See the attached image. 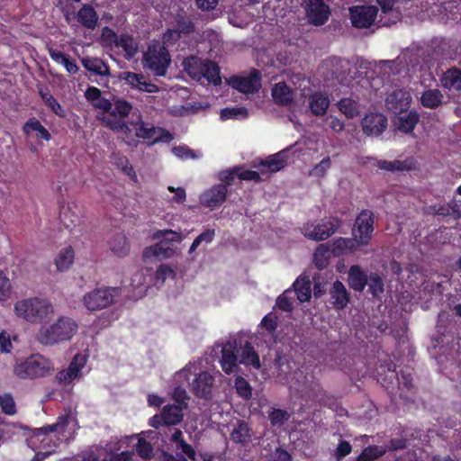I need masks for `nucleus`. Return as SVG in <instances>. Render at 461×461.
Segmentation results:
<instances>
[{
    "label": "nucleus",
    "mask_w": 461,
    "mask_h": 461,
    "mask_svg": "<svg viewBox=\"0 0 461 461\" xmlns=\"http://www.w3.org/2000/svg\"><path fill=\"white\" fill-rule=\"evenodd\" d=\"M15 315L32 324L42 323L53 314V306L49 300L40 297H30L14 303Z\"/></svg>",
    "instance_id": "nucleus-1"
},
{
    "label": "nucleus",
    "mask_w": 461,
    "mask_h": 461,
    "mask_svg": "<svg viewBox=\"0 0 461 461\" xmlns=\"http://www.w3.org/2000/svg\"><path fill=\"white\" fill-rule=\"evenodd\" d=\"M78 325L75 320L61 316L50 326H41L36 338L44 346H53L70 340L77 333Z\"/></svg>",
    "instance_id": "nucleus-2"
},
{
    "label": "nucleus",
    "mask_w": 461,
    "mask_h": 461,
    "mask_svg": "<svg viewBox=\"0 0 461 461\" xmlns=\"http://www.w3.org/2000/svg\"><path fill=\"white\" fill-rule=\"evenodd\" d=\"M54 370L52 362L40 354L18 359L14 366V374L20 379L45 377Z\"/></svg>",
    "instance_id": "nucleus-3"
},
{
    "label": "nucleus",
    "mask_w": 461,
    "mask_h": 461,
    "mask_svg": "<svg viewBox=\"0 0 461 461\" xmlns=\"http://www.w3.org/2000/svg\"><path fill=\"white\" fill-rule=\"evenodd\" d=\"M343 226V220L334 216L316 222L309 221L303 223L301 232L310 240L324 241L335 234Z\"/></svg>",
    "instance_id": "nucleus-4"
},
{
    "label": "nucleus",
    "mask_w": 461,
    "mask_h": 461,
    "mask_svg": "<svg viewBox=\"0 0 461 461\" xmlns=\"http://www.w3.org/2000/svg\"><path fill=\"white\" fill-rule=\"evenodd\" d=\"M120 294V287L104 286L95 288L84 295L83 303L90 312L99 311L113 304L115 298Z\"/></svg>",
    "instance_id": "nucleus-5"
},
{
    "label": "nucleus",
    "mask_w": 461,
    "mask_h": 461,
    "mask_svg": "<svg viewBox=\"0 0 461 461\" xmlns=\"http://www.w3.org/2000/svg\"><path fill=\"white\" fill-rule=\"evenodd\" d=\"M375 230V214L372 211L364 209L356 217L352 228L353 239L359 247L370 244Z\"/></svg>",
    "instance_id": "nucleus-6"
},
{
    "label": "nucleus",
    "mask_w": 461,
    "mask_h": 461,
    "mask_svg": "<svg viewBox=\"0 0 461 461\" xmlns=\"http://www.w3.org/2000/svg\"><path fill=\"white\" fill-rule=\"evenodd\" d=\"M146 67L153 72L155 76L164 77L167 68L171 63V57L168 50L165 46L149 48L144 54Z\"/></svg>",
    "instance_id": "nucleus-7"
},
{
    "label": "nucleus",
    "mask_w": 461,
    "mask_h": 461,
    "mask_svg": "<svg viewBox=\"0 0 461 461\" xmlns=\"http://www.w3.org/2000/svg\"><path fill=\"white\" fill-rule=\"evenodd\" d=\"M302 5L311 24L321 26L328 22L330 10L323 0H303Z\"/></svg>",
    "instance_id": "nucleus-8"
},
{
    "label": "nucleus",
    "mask_w": 461,
    "mask_h": 461,
    "mask_svg": "<svg viewBox=\"0 0 461 461\" xmlns=\"http://www.w3.org/2000/svg\"><path fill=\"white\" fill-rule=\"evenodd\" d=\"M229 84L240 93L254 94L261 87V73L259 70L253 68L248 76L230 77Z\"/></svg>",
    "instance_id": "nucleus-9"
},
{
    "label": "nucleus",
    "mask_w": 461,
    "mask_h": 461,
    "mask_svg": "<svg viewBox=\"0 0 461 461\" xmlns=\"http://www.w3.org/2000/svg\"><path fill=\"white\" fill-rule=\"evenodd\" d=\"M378 9L375 5H358L349 8L352 25L356 28H369L375 22Z\"/></svg>",
    "instance_id": "nucleus-10"
},
{
    "label": "nucleus",
    "mask_w": 461,
    "mask_h": 461,
    "mask_svg": "<svg viewBox=\"0 0 461 461\" xmlns=\"http://www.w3.org/2000/svg\"><path fill=\"white\" fill-rule=\"evenodd\" d=\"M388 126L387 117L382 113H366L361 120L362 131L368 137L380 136Z\"/></svg>",
    "instance_id": "nucleus-11"
},
{
    "label": "nucleus",
    "mask_w": 461,
    "mask_h": 461,
    "mask_svg": "<svg viewBox=\"0 0 461 461\" xmlns=\"http://www.w3.org/2000/svg\"><path fill=\"white\" fill-rule=\"evenodd\" d=\"M425 213L455 221L459 220L461 218V201L452 199L448 203L431 204L426 208Z\"/></svg>",
    "instance_id": "nucleus-12"
},
{
    "label": "nucleus",
    "mask_w": 461,
    "mask_h": 461,
    "mask_svg": "<svg viewBox=\"0 0 461 461\" xmlns=\"http://www.w3.org/2000/svg\"><path fill=\"white\" fill-rule=\"evenodd\" d=\"M227 193L226 185H215L203 193L200 202L205 207L216 208L225 202Z\"/></svg>",
    "instance_id": "nucleus-13"
},
{
    "label": "nucleus",
    "mask_w": 461,
    "mask_h": 461,
    "mask_svg": "<svg viewBox=\"0 0 461 461\" xmlns=\"http://www.w3.org/2000/svg\"><path fill=\"white\" fill-rule=\"evenodd\" d=\"M329 244V249L333 257H341L344 255H352L359 250L360 247L353 238H337Z\"/></svg>",
    "instance_id": "nucleus-14"
},
{
    "label": "nucleus",
    "mask_w": 461,
    "mask_h": 461,
    "mask_svg": "<svg viewBox=\"0 0 461 461\" xmlns=\"http://www.w3.org/2000/svg\"><path fill=\"white\" fill-rule=\"evenodd\" d=\"M410 101V95L406 91L396 89L386 97L385 106L389 111L394 113H402L409 107Z\"/></svg>",
    "instance_id": "nucleus-15"
},
{
    "label": "nucleus",
    "mask_w": 461,
    "mask_h": 461,
    "mask_svg": "<svg viewBox=\"0 0 461 461\" xmlns=\"http://www.w3.org/2000/svg\"><path fill=\"white\" fill-rule=\"evenodd\" d=\"M439 85L449 92L461 91V68L456 66L448 68L440 75Z\"/></svg>",
    "instance_id": "nucleus-16"
},
{
    "label": "nucleus",
    "mask_w": 461,
    "mask_h": 461,
    "mask_svg": "<svg viewBox=\"0 0 461 461\" xmlns=\"http://www.w3.org/2000/svg\"><path fill=\"white\" fill-rule=\"evenodd\" d=\"M330 303L335 310H343L350 300V294L344 284L339 280L335 281L330 289Z\"/></svg>",
    "instance_id": "nucleus-17"
},
{
    "label": "nucleus",
    "mask_w": 461,
    "mask_h": 461,
    "mask_svg": "<svg viewBox=\"0 0 461 461\" xmlns=\"http://www.w3.org/2000/svg\"><path fill=\"white\" fill-rule=\"evenodd\" d=\"M121 78L132 88L141 92L156 93L158 91V86L153 83L145 81V77L142 74L126 71L122 74Z\"/></svg>",
    "instance_id": "nucleus-18"
},
{
    "label": "nucleus",
    "mask_w": 461,
    "mask_h": 461,
    "mask_svg": "<svg viewBox=\"0 0 461 461\" xmlns=\"http://www.w3.org/2000/svg\"><path fill=\"white\" fill-rule=\"evenodd\" d=\"M213 380V377L208 372L200 373L193 381V393L199 398H210Z\"/></svg>",
    "instance_id": "nucleus-19"
},
{
    "label": "nucleus",
    "mask_w": 461,
    "mask_h": 461,
    "mask_svg": "<svg viewBox=\"0 0 461 461\" xmlns=\"http://www.w3.org/2000/svg\"><path fill=\"white\" fill-rule=\"evenodd\" d=\"M287 162V156L284 151L269 156L266 160H261L257 166L262 175L270 172L276 173L283 169Z\"/></svg>",
    "instance_id": "nucleus-20"
},
{
    "label": "nucleus",
    "mask_w": 461,
    "mask_h": 461,
    "mask_svg": "<svg viewBox=\"0 0 461 461\" xmlns=\"http://www.w3.org/2000/svg\"><path fill=\"white\" fill-rule=\"evenodd\" d=\"M325 391L321 385L320 381L313 375L310 378L305 376V381L302 386V397L306 401H320L324 396Z\"/></svg>",
    "instance_id": "nucleus-21"
},
{
    "label": "nucleus",
    "mask_w": 461,
    "mask_h": 461,
    "mask_svg": "<svg viewBox=\"0 0 461 461\" xmlns=\"http://www.w3.org/2000/svg\"><path fill=\"white\" fill-rule=\"evenodd\" d=\"M230 436V439L236 444L245 446L252 440L253 431L248 422L240 420H238Z\"/></svg>",
    "instance_id": "nucleus-22"
},
{
    "label": "nucleus",
    "mask_w": 461,
    "mask_h": 461,
    "mask_svg": "<svg viewBox=\"0 0 461 461\" xmlns=\"http://www.w3.org/2000/svg\"><path fill=\"white\" fill-rule=\"evenodd\" d=\"M368 276L358 266H351L348 274V282L349 286L356 292H362L367 285Z\"/></svg>",
    "instance_id": "nucleus-23"
},
{
    "label": "nucleus",
    "mask_w": 461,
    "mask_h": 461,
    "mask_svg": "<svg viewBox=\"0 0 461 461\" xmlns=\"http://www.w3.org/2000/svg\"><path fill=\"white\" fill-rule=\"evenodd\" d=\"M81 63L87 71L95 75L108 77L111 74L109 65L101 58L86 56L81 59Z\"/></svg>",
    "instance_id": "nucleus-24"
},
{
    "label": "nucleus",
    "mask_w": 461,
    "mask_h": 461,
    "mask_svg": "<svg viewBox=\"0 0 461 461\" xmlns=\"http://www.w3.org/2000/svg\"><path fill=\"white\" fill-rule=\"evenodd\" d=\"M108 245L113 255L118 258H124L130 252L129 240L122 232H116L113 234L110 238Z\"/></svg>",
    "instance_id": "nucleus-25"
},
{
    "label": "nucleus",
    "mask_w": 461,
    "mask_h": 461,
    "mask_svg": "<svg viewBox=\"0 0 461 461\" xmlns=\"http://www.w3.org/2000/svg\"><path fill=\"white\" fill-rule=\"evenodd\" d=\"M330 106L328 95L321 92H315L309 97V108L311 113L316 116H322Z\"/></svg>",
    "instance_id": "nucleus-26"
},
{
    "label": "nucleus",
    "mask_w": 461,
    "mask_h": 461,
    "mask_svg": "<svg viewBox=\"0 0 461 461\" xmlns=\"http://www.w3.org/2000/svg\"><path fill=\"white\" fill-rule=\"evenodd\" d=\"M77 22L87 29H95L98 23V14L91 5H83L77 14Z\"/></svg>",
    "instance_id": "nucleus-27"
},
{
    "label": "nucleus",
    "mask_w": 461,
    "mask_h": 461,
    "mask_svg": "<svg viewBox=\"0 0 461 461\" xmlns=\"http://www.w3.org/2000/svg\"><path fill=\"white\" fill-rule=\"evenodd\" d=\"M184 409L185 405H165L161 410L163 420H165V426H173L181 423L184 419Z\"/></svg>",
    "instance_id": "nucleus-28"
},
{
    "label": "nucleus",
    "mask_w": 461,
    "mask_h": 461,
    "mask_svg": "<svg viewBox=\"0 0 461 461\" xmlns=\"http://www.w3.org/2000/svg\"><path fill=\"white\" fill-rule=\"evenodd\" d=\"M272 97L279 105H288L294 101V91L285 82H279L272 88Z\"/></svg>",
    "instance_id": "nucleus-29"
},
{
    "label": "nucleus",
    "mask_w": 461,
    "mask_h": 461,
    "mask_svg": "<svg viewBox=\"0 0 461 461\" xmlns=\"http://www.w3.org/2000/svg\"><path fill=\"white\" fill-rule=\"evenodd\" d=\"M378 169L388 172H402L412 169V160L407 158L405 160L388 161L384 159H377L376 165Z\"/></svg>",
    "instance_id": "nucleus-30"
},
{
    "label": "nucleus",
    "mask_w": 461,
    "mask_h": 461,
    "mask_svg": "<svg viewBox=\"0 0 461 461\" xmlns=\"http://www.w3.org/2000/svg\"><path fill=\"white\" fill-rule=\"evenodd\" d=\"M48 53L51 59L58 64L63 65L69 74H77L79 70V68L76 64V62L70 59V57L58 50H55L51 47L48 48Z\"/></svg>",
    "instance_id": "nucleus-31"
},
{
    "label": "nucleus",
    "mask_w": 461,
    "mask_h": 461,
    "mask_svg": "<svg viewBox=\"0 0 461 461\" xmlns=\"http://www.w3.org/2000/svg\"><path fill=\"white\" fill-rule=\"evenodd\" d=\"M297 299L301 303L309 302L312 298V282L307 276H300L293 284Z\"/></svg>",
    "instance_id": "nucleus-32"
},
{
    "label": "nucleus",
    "mask_w": 461,
    "mask_h": 461,
    "mask_svg": "<svg viewBox=\"0 0 461 461\" xmlns=\"http://www.w3.org/2000/svg\"><path fill=\"white\" fill-rule=\"evenodd\" d=\"M420 121L416 111H410L397 117V129L404 133H411Z\"/></svg>",
    "instance_id": "nucleus-33"
},
{
    "label": "nucleus",
    "mask_w": 461,
    "mask_h": 461,
    "mask_svg": "<svg viewBox=\"0 0 461 461\" xmlns=\"http://www.w3.org/2000/svg\"><path fill=\"white\" fill-rule=\"evenodd\" d=\"M175 254V250L167 240H160L159 242L150 246L144 251V257L153 256L161 258H169Z\"/></svg>",
    "instance_id": "nucleus-34"
},
{
    "label": "nucleus",
    "mask_w": 461,
    "mask_h": 461,
    "mask_svg": "<svg viewBox=\"0 0 461 461\" xmlns=\"http://www.w3.org/2000/svg\"><path fill=\"white\" fill-rule=\"evenodd\" d=\"M23 131L26 136L31 135L33 131L37 132L36 137L45 140H50L51 135L49 131L41 123V122L32 117L30 118L23 126Z\"/></svg>",
    "instance_id": "nucleus-35"
},
{
    "label": "nucleus",
    "mask_w": 461,
    "mask_h": 461,
    "mask_svg": "<svg viewBox=\"0 0 461 461\" xmlns=\"http://www.w3.org/2000/svg\"><path fill=\"white\" fill-rule=\"evenodd\" d=\"M200 78H205L209 83L218 86L221 83L219 66L212 60H205L202 66Z\"/></svg>",
    "instance_id": "nucleus-36"
},
{
    "label": "nucleus",
    "mask_w": 461,
    "mask_h": 461,
    "mask_svg": "<svg viewBox=\"0 0 461 461\" xmlns=\"http://www.w3.org/2000/svg\"><path fill=\"white\" fill-rule=\"evenodd\" d=\"M240 363L245 366H251L255 369L261 367L259 356L252 344L249 341L241 348Z\"/></svg>",
    "instance_id": "nucleus-37"
},
{
    "label": "nucleus",
    "mask_w": 461,
    "mask_h": 461,
    "mask_svg": "<svg viewBox=\"0 0 461 461\" xmlns=\"http://www.w3.org/2000/svg\"><path fill=\"white\" fill-rule=\"evenodd\" d=\"M444 95L439 89L425 90L420 97L422 106L429 109H437L443 104Z\"/></svg>",
    "instance_id": "nucleus-38"
},
{
    "label": "nucleus",
    "mask_w": 461,
    "mask_h": 461,
    "mask_svg": "<svg viewBox=\"0 0 461 461\" xmlns=\"http://www.w3.org/2000/svg\"><path fill=\"white\" fill-rule=\"evenodd\" d=\"M116 48H122L125 52L124 58L132 59L139 50V45L133 36L129 33H122L120 35Z\"/></svg>",
    "instance_id": "nucleus-39"
},
{
    "label": "nucleus",
    "mask_w": 461,
    "mask_h": 461,
    "mask_svg": "<svg viewBox=\"0 0 461 461\" xmlns=\"http://www.w3.org/2000/svg\"><path fill=\"white\" fill-rule=\"evenodd\" d=\"M238 357L234 348L231 346L224 347L221 350V366L222 370L230 375L237 368Z\"/></svg>",
    "instance_id": "nucleus-40"
},
{
    "label": "nucleus",
    "mask_w": 461,
    "mask_h": 461,
    "mask_svg": "<svg viewBox=\"0 0 461 461\" xmlns=\"http://www.w3.org/2000/svg\"><path fill=\"white\" fill-rule=\"evenodd\" d=\"M39 94L44 103V104L57 116L65 118L67 116L66 110L58 102V100L50 94L49 90H40Z\"/></svg>",
    "instance_id": "nucleus-41"
},
{
    "label": "nucleus",
    "mask_w": 461,
    "mask_h": 461,
    "mask_svg": "<svg viewBox=\"0 0 461 461\" xmlns=\"http://www.w3.org/2000/svg\"><path fill=\"white\" fill-rule=\"evenodd\" d=\"M332 256L329 249V244H320L313 253V263L317 269L323 270L330 264V258Z\"/></svg>",
    "instance_id": "nucleus-42"
},
{
    "label": "nucleus",
    "mask_w": 461,
    "mask_h": 461,
    "mask_svg": "<svg viewBox=\"0 0 461 461\" xmlns=\"http://www.w3.org/2000/svg\"><path fill=\"white\" fill-rule=\"evenodd\" d=\"M59 219L64 227L70 230L78 226L81 222L79 214L74 212L70 205L62 207L59 213Z\"/></svg>",
    "instance_id": "nucleus-43"
},
{
    "label": "nucleus",
    "mask_w": 461,
    "mask_h": 461,
    "mask_svg": "<svg viewBox=\"0 0 461 461\" xmlns=\"http://www.w3.org/2000/svg\"><path fill=\"white\" fill-rule=\"evenodd\" d=\"M75 258V252L71 246H68L61 249L56 259L55 265L59 271H66L73 264Z\"/></svg>",
    "instance_id": "nucleus-44"
},
{
    "label": "nucleus",
    "mask_w": 461,
    "mask_h": 461,
    "mask_svg": "<svg viewBox=\"0 0 461 461\" xmlns=\"http://www.w3.org/2000/svg\"><path fill=\"white\" fill-rule=\"evenodd\" d=\"M387 452L386 447L377 445L366 447L355 459V461H375L384 456Z\"/></svg>",
    "instance_id": "nucleus-45"
},
{
    "label": "nucleus",
    "mask_w": 461,
    "mask_h": 461,
    "mask_svg": "<svg viewBox=\"0 0 461 461\" xmlns=\"http://www.w3.org/2000/svg\"><path fill=\"white\" fill-rule=\"evenodd\" d=\"M203 60L191 56L184 59L183 65L185 70L187 72L189 76L194 78L200 79V72L202 70V66L203 65Z\"/></svg>",
    "instance_id": "nucleus-46"
},
{
    "label": "nucleus",
    "mask_w": 461,
    "mask_h": 461,
    "mask_svg": "<svg viewBox=\"0 0 461 461\" xmlns=\"http://www.w3.org/2000/svg\"><path fill=\"white\" fill-rule=\"evenodd\" d=\"M135 130V136L139 139L151 140L154 138L157 129L154 126H149L148 123L141 120L131 123Z\"/></svg>",
    "instance_id": "nucleus-47"
},
{
    "label": "nucleus",
    "mask_w": 461,
    "mask_h": 461,
    "mask_svg": "<svg viewBox=\"0 0 461 461\" xmlns=\"http://www.w3.org/2000/svg\"><path fill=\"white\" fill-rule=\"evenodd\" d=\"M338 106L339 111L349 119L356 117L359 113L357 103L351 98H342L338 103Z\"/></svg>",
    "instance_id": "nucleus-48"
},
{
    "label": "nucleus",
    "mask_w": 461,
    "mask_h": 461,
    "mask_svg": "<svg viewBox=\"0 0 461 461\" xmlns=\"http://www.w3.org/2000/svg\"><path fill=\"white\" fill-rule=\"evenodd\" d=\"M137 455L143 460H150L154 456L152 444L143 438H140L135 446Z\"/></svg>",
    "instance_id": "nucleus-49"
},
{
    "label": "nucleus",
    "mask_w": 461,
    "mask_h": 461,
    "mask_svg": "<svg viewBox=\"0 0 461 461\" xmlns=\"http://www.w3.org/2000/svg\"><path fill=\"white\" fill-rule=\"evenodd\" d=\"M120 35H117L116 32L108 26H105L102 29L100 40L104 47L109 49L116 47Z\"/></svg>",
    "instance_id": "nucleus-50"
},
{
    "label": "nucleus",
    "mask_w": 461,
    "mask_h": 461,
    "mask_svg": "<svg viewBox=\"0 0 461 461\" xmlns=\"http://www.w3.org/2000/svg\"><path fill=\"white\" fill-rule=\"evenodd\" d=\"M368 287L369 292L372 294L373 296H378L379 294H383L384 291V285L382 277L377 273H371L368 276Z\"/></svg>",
    "instance_id": "nucleus-51"
},
{
    "label": "nucleus",
    "mask_w": 461,
    "mask_h": 461,
    "mask_svg": "<svg viewBox=\"0 0 461 461\" xmlns=\"http://www.w3.org/2000/svg\"><path fill=\"white\" fill-rule=\"evenodd\" d=\"M131 109L132 106L128 101L119 99L113 104L110 115L113 117L120 116L121 118H125L130 114Z\"/></svg>",
    "instance_id": "nucleus-52"
},
{
    "label": "nucleus",
    "mask_w": 461,
    "mask_h": 461,
    "mask_svg": "<svg viewBox=\"0 0 461 461\" xmlns=\"http://www.w3.org/2000/svg\"><path fill=\"white\" fill-rule=\"evenodd\" d=\"M235 389L237 393L245 400H249L252 397V387L242 376L235 378Z\"/></svg>",
    "instance_id": "nucleus-53"
},
{
    "label": "nucleus",
    "mask_w": 461,
    "mask_h": 461,
    "mask_svg": "<svg viewBox=\"0 0 461 461\" xmlns=\"http://www.w3.org/2000/svg\"><path fill=\"white\" fill-rule=\"evenodd\" d=\"M220 116L222 121L238 119L239 117L246 118L248 110L245 107H227L221 111Z\"/></svg>",
    "instance_id": "nucleus-54"
},
{
    "label": "nucleus",
    "mask_w": 461,
    "mask_h": 461,
    "mask_svg": "<svg viewBox=\"0 0 461 461\" xmlns=\"http://www.w3.org/2000/svg\"><path fill=\"white\" fill-rule=\"evenodd\" d=\"M12 283L5 271L0 270V302H5L11 297Z\"/></svg>",
    "instance_id": "nucleus-55"
},
{
    "label": "nucleus",
    "mask_w": 461,
    "mask_h": 461,
    "mask_svg": "<svg viewBox=\"0 0 461 461\" xmlns=\"http://www.w3.org/2000/svg\"><path fill=\"white\" fill-rule=\"evenodd\" d=\"M215 236V230L214 229H207L206 230L203 231L201 234H199L191 244V247L189 249V253L194 252L201 243L204 242L206 244L211 243Z\"/></svg>",
    "instance_id": "nucleus-56"
},
{
    "label": "nucleus",
    "mask_w": 461,
    "mask_h": 461,
    "mask_svg": "<svg viewBox=\"0 0 461 461\" xmlns=\"http://www.w3.org/2000/svg\"><path fill=\"white\" fill-rule=\"evenodd\" d=\"M289 413L281 409L273 408L268 414V419L273 426H282L289 420Z\"/></svg>",
    "instance_id": "nucleus-57"
},
{
    "label": "nucleus",
    "mask_w": 461,
    "mask_h": 461,
    "mask_svg": "<svg viewBox=\"0 0 461 461\" xmlns=\"http://www.w3.org/2000/svg\"><path fill=\"white\" fill-rule=\"evenodd\" d=\"M0 407L2 411L6 415H14L16 413V404L10 393L0 394Z\"/></svg>",
    "instance_id": "nucleus-58"
},
{
    "label": "nucleus",
    "mask_w": 461,
    "mask_h": 461,
    "mask_svg": "<svg viewBox=\"0 0 461 461\" xmlns=\"http://www.w3.org/2000/svg\"><path fill=\"white\" fill-rule=\"evenodd\" d=\"M154 240H167V244H172L179 240V234L172 230H158L153 234Z\"/></svg>",
    "instance_id": "nucleus-59"
},
{
    "label": "nucleus",
    "mask_w": 461,
    "mask_h": 461,
    "mask_svg": "<svg viewBox=\"0 0 461 461\" xmlns=\"http://www.w3.org/2000/svg\"><path fill=\"white\" fill-rule=\"evenodd\" d=\"M86 365V358L83 356L77 355L73 357L72 361L70 362L68 370L71 374V375L74 377V379L77 378L81 374V369Z\"/></svg>",
    "instance_id": "nucleus-60"
},
{
    "label": "nucleus",
    "mask_w": 461,
    "mask_h": 461,
    "mask_svg": "<svg viewBox=\"0 0 461 461\" xmlns=\"http://www.w3.org/2000/svg\"><path fill=\"white\" fill-rule=\"evenodd\" d=\"M175 28L181 36L189 35L194 31V23L190 19L181 17L176 21Z\"/></svg>",
    "instance_id": "nucleus-61"
},
{
    "label": "nucleus",
    "mask_w": 461,
    "mask_h": 461,
    "mask_svg": "<svg viewBox=\"0 0 461 461\" xmlns=\"http://www.w3.org/2000/svg\"><path fill=\"white\" fill-rule=\"evenodd\" d=\"M290 293L289 290L285 291L282 294H280L276 301V306L283 311V312H291L294 308L293 300L292 298L287 296V294Z\"/></svg>",
    "instance_id": "nucleus-62"
},
{
    "label": "nucleus",
    "mask_w": 461,
    "mask_h": 461,
    "mask_svg": "<svg viewBox=\"0 0 461 461\" xmlns=\"http://www.w3.org/2000/svg\"><path fill=\"white\" fill-rule=\"evenodd\" d=\"M330 167L331 160L330 158L327 156L312 168L311 174L318 177H323Z\"/></svg>",
    "instance_id": "nucleus-63"
},
{
    "label": "nucleus",
    "mask_w": 461,
    "mask_h": 461,
    "mask_svg": "<svg viewBox=\"0 0 461 461\" xmlns=\"http://www.w3.org/2000/svg\"><path fill=\"white\" fill-rule=\"evenodd\" d=\"M133 451L124 450L121 453H109L108 456L104 457L103 461H132Z\"/></svg>",
    "instance_id": "nucleus-64"
}]
</instances>
